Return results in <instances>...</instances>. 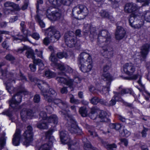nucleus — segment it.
Instances as JSON below:
<instances>
[{"label": "nucleus", "mask_w": 150, "mask_h": 150, "mask_svg": "<svg viewBox=\"0 0 150 150\" xmlns=\"http://www.w3.org/2000/svg\"><path fill=\"white\" fill-rule=\"evenodd\" d=\"M47 14L49 13L50 14H51V15L53 17V19L55 20L59 19L62 16L61 12L60 11H57L51 12L50 10L48 9L47 10Z\"/></svg>", "instance_id": "nucleus-28"}, {"label": "nucleus", "mask_w": 150, "mask_h": 150, "mask_svg": "<svg viewBox=\"0 0 150 150\" xmlns=\"http://www.w3.org/2000/svg\"><path fill=\"white\" fill-rule=\"evenodd\" d=\"M40 119L41 118V120H42L47 121L48 117H47V115L46 113L44 111H41L40 114Z\"/></svg>", "instance_id": "nucleus-42"}, {"label": "nucleus", "mask_w": 150, "mask_h": 150, "mask_svg": "<svg viewBox=\"0 0 150 150\" xmlns=\"http://www.w3.org/2000/svg\"><path fill=\"white\" fill-rule=\"evenodd\" d=\"M50 42V40L48 37H46L43 40V43L45 45H48Z\"/></svg>", "instance_id": "nucleus-50"}, {"label": "nucleus", "mask_w": 150, "mask_h": 150, "mask_svg": "<svg viewBox=\"0 0 150 150\" xmlns=\"http://www.w3.org/2000/svg\"><path fill=\"white\" fill-rule=\"evenodd\" d=\"M4 65V64L2 63L0 64V76H3L4 77L7 76V79L4 81L5 82L6 89L10 94H12L17 91L18 90L19 88H15L11 85V83H15V81L14 79L10 78L9 76L12 77L13 76V74L11 72L9 74H6V70H3L1 67Z\"/></svg>", "instance_id": "nucleus-5"}, {"label": "nucleus", "mask_w": 150, "mask_h": 150, "mask_svg": "<svg viewBox=\"0 0 150 150\" xmlns=\"http://www.w3.org/2000/svg\"><path fill=\"white\" fill-rule=\"evenodd\" d=\"M16 92V93L12 97L9 102L10 106L15 111L21 108L19 105L21 102L22 95L28 94V92L23 86L19 87L18 90H17Z\"/></svg>", "instance_id": "nucleus-4"}, {"label": "nucleus", "mask_w": 150, "mask_h": 150, "mask_svg": "<svg viewBox=\"0 0 150 150\" xmlns=\"http://www.w3.org/2000/svg\"><path fill=\"white\" fill-rule=\"evenodd\" d=\"M148 130V129L144 128L143 130L142 131V137H146V132Z\"/></svg>", "instance_id": "nucleus-62"}, {"label": "nucleus", "mask_w": 150, "mask_h": 150, "mask_svg": "<svg viewBox=\"0 0 150 150\" xmlns=\"http://www.w3.org/2000/svg\"><path fill=\"white\" fill-rule=\"evenodd\" d=\"M100 113L98 116V118L101 122H107L108 119L107 117V114L106 112L104 111H100L98 110V111Z\"/></svg>", "instance_id": "nucleus-29"}, {"label": "nucleus", "mask_w": 150, "mask_h": 150, "mask_svg": "<svg viewBox=\"0 0 150 150\" xmlns=\"http://www.w3.org/2000/svg\"><path fill=\"white\" fill-rule=\"evenodd\" d=\"M83 141L84 143V148L85 150H91L92 149V146L90 142L86 138H84Z\"/></svg>", "instance_id": "nucleus-34"}, {"label": "nucleus", "mask_w": 150, "mask_h": 150, "mask_svg": "<svg viewBox=\"0 0 150 150\" xmlns=\"http://www.w3.org/2000/svg\"><path fill=\"white\" fill-rule=\"evenodd\" d=\"M57 56L59 59H62L64 57L65 58H67V53L64 52H58L57 54Z\"/></svg>", "instance_id": "nucleus-44"}, {"label": "nucleus", "mask_w": 150, "mask_h": 150, "mask_svg": "<svg viewBox=\"0 0 150 150\" xmlns=\"http://www.w3.org/2000/svg\"><path fill=\"white\" fill-rule=\"evenodd\" d=\"M67 132L65 131H62L60 132V136L61 141L63 144H68L70 150H75V145L77 144L75 142L70 141V139L68 135H67Z\"/></svg>", "instance_id": "nucleus-10"}, {"label": "nucleus", "mask_w": 150, "mask_h": 150, "mask_svg": "<svg viewBox=\"0 0 150 150\" xmlns=\"http://www.w3.org/2000/svg\"><path fill=\"white\" fill-rule=\"evenodd\" d=\"M47 121L48 122L53 123L55 125H56L58 122V118L56 115H52L48 117Z\"/></svg>", "instance_id": "nucleus-32"}, {"label": "nucleus", "mask_w": 150, "mask_h": 150, "mask_svg": "<svg viewBox=\"0 0 150 150\" xmlns=\"http://www.w3.org/2000/svg\"><path fill=\"white\" fill-rule=\"evenodd\" d=\"M33 62L34 64L38 65L40 67V69L42 70L44 69V64L41 59L35 58L33 59Z\"/></svg>", "instance_id": "nucleus-35"}, {"label": "nucleus", "mask_w": 150, "mask_h": 150, "mask_svg": "<svg viewBox=\"0 0 150 150\" xmlns=\"http://www.w3.org/2000/svg\"><path fill=\"white\" fill-rule=\"evenodd\" d=\"M111 38L109 33L105 30H101L98 35L97 44L102 48L101 52L103 55L106 54H107L112 50L108 45Z\"/></svg>", "instance_id": "nucleus-1"}, {"label": "nucleus", "mask_w": 150, "mask_h": 150, "mask_svg": "<svg viewBox=\"0 0 150 150\" xmlns=\"http://www.w3.org/2000/svg\"><path fill=\"white\" fill-rule=\"evenodd\" d=\"M45 34L50 38L52 42H54L58 40L60 37L59 31L57 30L53 27H50L45 30Z\"/></svg>", "instance_id": "nucleus-11"}, {"label": "nucleus", "mask_w": 150, "mask_h": 150, "mask_svg": "<svg viewBox=\"0 0 150 150\" xmlns=\"http://www.w3.org/2000/svg\"><path fill=\"white\" fill-rule=\"evenodd\" d=\"M119 91L120 92V94L122 95L127 93H129L130 94H133V92L131 88L123 89L122 86L119 87L118 89Z\"/></svg>", "instance_id": "nucleus-30"}, {"label": "nucleus", "mask_w": 150, "mask_h": 150, "mask_svg": "<svg viewBox=\"0 0 150 150\" xmlns=\"http://www.w3.org/2000/svg\"><path fill=\"white\" fill-rule=\"evenodd\" d=\"M102 79L105 81H107V85L106 87H102V91L104 93H106L107 92H108L109 91V86L110 85V83L112 80V78L109 74H104L102 76Z\"/></svg>", "instance_id": "nucleus-16"}, {"label": "nucleus", "mask_w": 150, "mask_h": 150, "mask_svg": "<svg viewBox=\"0 0 150 150\" xmlns=\"http://www.w3.org/2000/svg\"><path fill=\"white\" fill-rule=\"evenodd\" d=\"M96 31L95 27L88 24L84 25L83 29V32L87 34L89 32V38L91 41H93L96 37Z\"/></svg>", "instance_id": "nucleus-13"}, {"label": "nucleus", "mask_w": 150, "mask_h": 150, "mask_svg": "<svg viewBox=\"0 0 150 150\" xmlns=\"http://www.w3.org/2000/svg\"><path fill=\"white\" fill-rule=\"evenodd\" d=\"M142 17L147 22H150V11H144L142 15Z\"/></svg>", "instance_id": "nucleus-37"}, {"label": "nucleus", "mask_w": 150, "mask_h": 150, "mask_svg": "<svg viewBox=\"0 0 150 150\" xmlns=\"http://www.w3.org/2000/svg\"><path fill=\"white\" fill-rule=\"evenodd\" d=\"M21 117L23 121H25L27 118H31L34 115V112L31 110L24 109L21 112Z\"/></svg>", "instance_id": "nucleus-19"}, {"label": "nucleus", "mask_w": 150, "mask_h": 150, "mask_svg": "<svg viewBox=\"0 0 150 150\" xmlns=\"http://www.w3.org/2000/svg\"><path fill=\"white\" fill-rule=\"evenodd\" d=\"M40 97L39 95L36 94L34 96L33 98L34 101L35 103H38L40 101Z\"/></svg>", "instance_id": "nucleus-52"}, {"label": "nucleus", "mask_w": 150, "mask_h": 150, "mask_svg": "<svg viewBox=\"0 0 150 150\" xmlns=\"http://www.w3.org/2000/svg\"><path fill=\"white\" fill-rule=\"evenodd\" d=\"M53 131L52 130L48 131L45 134L46 142L38 147V150H50L53 146V143L55 140L54 137L52 136Z\"/></svg>", "instance_id": "nucleus-7"}, {"label": "nucleus", "mask_w": 150, "mask_h": 150, "mask_svg": "<svg viewBox=\"0 0 150 150\" xmlns=\"http://www.w3.org/2000/svg\"><path fill=\"white\" fill-rule=\"evenodd\" d=\"M150 47V45L148 44H145L142 47L141 52L142 59H141V62L144 60L148 53Z\"/></svg>", "instance_id": "nucleus-25"}, {"label": "nucleus", "mask_w": 150, "mask_h": 150, "mask_svg": "<svg viewBox=\"0 0 150 150\" xmlns=\"http://www.w3.org/2000/svg\"><path fill=\"white\" fill-rule=\"evenodd\" d=\"M35 52L37 56L40 57L42 58V51L41 50H38V49H36Z\"/></svg>", "instance_id": "nucleus-56"}, {"label": "nucleus", "mask_w": 150, "mask_h": 150, "mask_svg": "<svg viewBox=\"0 0 150 150\" xmlns=\"http://www.w3.org/2000/svg\"><path fill=\"white\" fill-rule=\"evenodd\" d=\"M36 20L39 23L40 26L41 28H44L45 24L43 21L40 19V16L38 15H37L35 17Z\"/></svg>", "instance_id": "nucleus-40"}, {"label": "nucleus", "mask_w": 150, "mask_h": 150, "mask_svg": "<svg viewBox=\"0 0 150 150\" xmlns=\"http://www.w3.org/2000/svg\"><path fill=\"white\" fill-rule=\"evenodd\" d=\"M88 13L87 8L83 5H78L74 7L72 10L74 16L78 15L81 18H84Z\"/></svg>", "instance_id": "nucleus-8"}, {"label": "nucleus", "mask_w": 150, "mask_h": 150, "mask_svg": "<svg viewBox=\"0 0 150 150\" xmlns=\"http://www.w3.org/2000/svg\"><path fill=\"white\" fill-rule=\"evenodd\" d=\"M98 110L96 108L94 107L91 109V112L89 114L90 117L93 120L96 119L97 117V114Z\"/></svg>", "instance_id": "nucleus-33"}, {"label": "nucleus", "mask_w": 150, "mask_h": 150, "mask_svg": "<svg viewBox=\"0 0 150 150\" xmlns=\"http://www.w3.org/2000/svg\"><path fill=\"white\" fill-rule=\"evenodd\" d=\"M5 7L4 12L5 15H7L13 10V8L17 10L20 9L18 5L10 1H7L4 4Z\"/></svg>", "instance_id": "nucleus-15"}, {"label": "nucleus", "mask_w": 150, "mask_h": 150, "mask_svg": "<svg viewBox=\"0 0 150 150\" xmlns=\"http://www.w3.org/2000/svg\"><path fill=\"white\" fill-rule=\"evenodd\" d=\"M45 75L46 77L50 78H52L55 76L54 74L53 73L50 71H46L45 73Z\"/></svg>", "instance_id": "nucleus-46"}, {"label": "nucleus", "mask_w": 150, "mask_h": 150, "mask_svg": "<svg viewBox=\"0 0 150 150\" xmlns=\"http://www.w3.org/2000/svg\"><path fill=\"white\" fill-rule=\"evenodd\" d=\"M137 1L139 2H144L145 5H148L150 3V0H136Z\"/></svg>", "instance_id": "nucleus-61"}, {"label": "nucleus", "mask_w": 150, "mask_h": 150, "mask_svg": "<svg viewBox=\"0 0 150 150\" xmlns=\"http://www.w3.org/2000/svg\"><path fill=\"white\" fill-rule=\"evenodd\" d=\"M63 64H59L58 63V64L55 67H57L61 71H65L66 69V66Z\"/></svg>", "instance_id": "nucleus-49"}, {"label": "nucleus", "mask_w": 150, "mask_h": 150, "mask_svg": "<svg viewBox=\"0 0 150 150\" xmlns=\"http://www.w3.org/2000/svg\"><path fill=\"white\" fill-rule=\"evenodd\" d=\"M14 39L15 40H20V41H26L28 40L27 37H24L22 36H19L18 37H14Z\"/></svg>", "instance_id": "nucleus-45"}, {"label": "nucleus", "mask_w": 150, "mask_h": 150, "mask_svg": "<svg viewBox=\"0 0 150 150\" xmlns=\"http://www.w3.org/2000/svg\"><path fill=\"white\" fill-rule=\"evenodd\" d=\"M126 31L121 26H118L115 32V37L117 40L122 39L125 36Z\"/></svg>", "instance_id": "nucleus-22"}, {"label": "nucleus", "mask_w": 150, "mask_h": 150, "mask_svg": "<svg viewBox=\"0 0 150 150\" xmlns=\"http://www.w3.org/2000/svg\"><path fill=\"white\" fill-rule=\"evenodd\" d=\"M21 29L22 32L23 33L26 30L25 25V23L24 21H21L20 23Z\"/></svg>", "instance_id": "nucleus-48"}, {"label": "nucleus", "mask_w": 150, "mask_h": 150, "mask_svg": "<svg viewBox=\"0 0 150 150\" xmlns=\"http://www.w3.org/2000/svg\"><path fill=\"white\" fill-rule=\"evenodd\" d=\"M64 40L65 44L69 47H74L79 45V41L77 40L76 36L72 31H69L65 34Z\"/></svg>", "instance_id": "nucleus-6"}, {"label": "nucleus", "mask_w": 150, "mask_h": 150, "mask_svg": "<svg viewBox=\"0 0 150 150\" xmlns=\"http://www.w3.org/2000/svg\"><path fill=\"white\" fill-rule=\"evenodd\" d=\"M45 109L48 112L50 113H52L53 110V108L51 106H50L46 107Z\"/></svg>", "instance_id": "nucleus-64"}, {"label": "nucleus", "mask_w": 150, "mask_h": 150, "mask_svg": "<svg viewBox=\"0 0 150 150\" xmlns=\"http://www.w3.org/2000/svg\"><path fill=\"white\" fill-rule=\"evenodd\" d=\"M56 80L59 83L65 84L67 86H69L70 88H72L71 91L72 90L73 87L72 86V81L71 79H67L64 77H57L56 78Z\"/></svg>", "instance_id": "nucleus-27"}, {"label": "nucleus", "mask_w": 150, "mask_h": 150, "mask_svg": "<svg viewBox=\"0 0 150 150\" xmlns=\"http://www.w3.org/2000/svg\"><path fill=\"white\" fill-rule=\"evenodd\" d=\"M48 92L51 94L53 95L54 96H56L57 95V93L56 91L52 88H50Z\"/></svg>", "instance_id": "nucleus-60"}, {"label": "nucleus", "mask_w": 150, "mask_h": 150, "mask_svg": "<svg viewBox=\"0 0 150 150\" xmlns=\"http://www.w3.org/2000/svg\"><path fill=\"white\" fill-rule=\"evenodd\" d=\"M50 60L52 62L51 65L52 66H55L58 64L57 59L54 53L51 54L49 58Z\"/></svg>", "instance_id": "nucleus-36"}, {"label": "nucleus", "mask_w": 150, "mask_h": 150, "mask_svg": "<svg viewBox=\"0 0 150 150\" xmlns=\"http://www.w3.org/2000/svg\"><path fill=\"white\" fill-rule=\"evenodd\" d=\"M34 81L41 91V94L44 96L45 99L49 102L54 103L57 105L59 106L62 101L59 99H53L51 96H48L46 94L47 91L46 88H49L48 85L45 81L38 79H35Z\"/></svg>", "instance_id": "nucleus-3"}, {"label": "nucleus", "mask_w": 150, "mask_h": 150, "mask_svg": "<svg viewBox=\"0 0 150 150\" xmlns=\"http://www.w3.org/2000/svg\"><path fill=\"white\" fill-rule=\"evenodd\" d=\"M60 92L62 94H66L68 92V90L66 87H63L60 90Z\"/></svg>", "instance_id": "nucleus-63"}, {"label": "nucleus", "mask_w": 150, "mask_h": 150, "mask_svg": "<svg viewBox=\"0 0 150 150\" xmlns=\"http://www.w3.org/2000/svg\"><path fill=\"white\" fill-rule=\"evenodd\" d=\"M79 112L82 116L85 117L87 115V111L85 107H82L79 109Z\"/></svg>", "instance_id": "nucleus-38"}, {"label": "nucleus", "mask_w": 150, "mask_h": 150, "mask_svg": "<svg viewBox=\"0 0 150 150\" xmlns=\"http://www.w3.org/2000/svg\"><path fill=\"white\" fill-rule=\"evenodd\" d=\"M6 138L5 136H3L0 138V150L5 146L6 143Z\"/></svg>", "instance_id": "nucleus-41"}, {"label": "nucleus", "mask_w": 150, "mask_h": 150, "mask_svg": "<svg viewBox=\"0 0 150 150\" xmlns=\"http://www.w3.org/2000/svg\"><path fill=\"white\" fill-rule=\"evenodd\" d=\"M138 7L134 3H128L126 4L124 8L125 12L127 13H133L137 10Z\"/></svg>", "instance_id": "nucleus-18"}, {"label": "nucleus", "mask_w": 150, "mask_h": 150, "mask_svg": "<svg viewBox=\"0 0 150 150\" xmlns=\"http://www.w3.org/2000/svg\"><path fill=\"white\" fill-rule=\"evenodd\" d=\"M90 100L92 104L96 105L99 102V99L97 97H94L90 99Z\"/></svg>", "instance_id": "nucleus-47"}, {"label": "nucleus", "mask_w": 150, "mask_h": 150, "mask_svg": "<svg viewBox=\"0 0 150 150\" xmlns=\"http://www.w3.org/2000/svg\"><path fill=\"white\" fill-rule=\"evenodd\" d=\"M9 33V32L5 30H0V43L1 42L2 40V36L1 35L2 34H8Z\"/></svg>", "instance_id": "nucleus-54"}, {"label": "nucleus", "mask_w": 150, "mask_h": 150, "mask_svg": "<svg viewBox=\"0 0 150 150\" xmlns=\"http://www.w3.org/2000/svg\"><path fill=\"white\" fill-rule=\"evenodd\" d=\"M59 107L62 109V111L60 112H61V114L68 121L69 120L68 116L73 117L72 116L69 115V111H67L68 110L67 108L68 107V105L67 103L65 101H62Z\"/></svg>", "instance_id": "nucleus-17"}, {"label": "nucleus", "mask_w": 150, "mask_h": 150, "mask_svg": "<svg viewBox=\"0 0 150 150\" xmlns=\"http://www.w3.org/2000/svg\"><path fill=\"white\" fill-rule=\"evenodd\" d=\"M32 37L36 40H38L40 38V36L39 34L36 33H33L32 35Z\"/></svg>", "instance_id": "nucleus-57"}, {"label": "nucleus", "mask_w": 150, "mask_h": 150, "mask_svg": "<svg viewBox=\"0 0 150 150\" xmlns=\"http://www.w3.org/2000/svg\"><path fill=\"white\" fill-rule=\"evenodd\" d=\"M136 17L133 14H131L129 19V22L130 25L132 28H140L143 24V22H141L140 23L137 24L136 21H134L135 18Z\"/></svg>", "instance_id": "nucleus-24"}, {"label": "nucleus", "mask_w": 150, "mask_h": 150, "mask_svg": "<svg viewBox=\"0 0 150 150\" xmlns=\"http://www.w3.org/2000/svg\"><path fill=\"white\" fill-rule=\"evenodd\" d=\"M69 120H68L70 125L68 127L69 130L71 133H77L80 134L81 133V130L76 125V122L74 118L72 117H69Z\"/></svg>", "instance_id": "nucleus-14"}, {"label": "nucleus", "mask_w": 150, "mask_h": 150, "mask_svg": "<svg viewBox=\"0 0 150 150\" xmlns=\"http://www.w3.org/2000/svg\"><path fill=\"white\" fill-rule=\"evenodd\" d=\"M69 97L70 99V102L71 103L76 104H78L80 103L79 100L78 99H75L74 96L73 95L71 94H70L69 95Z\"/></svg>", "instance_id": "nucleus-39"}, {"label": "nucleus", "mask_w": 150, "mask_h": 150, "mask_svg": "<svg viewBox=\"0 0 150 150\" xmlns=\"http://www.w3.org/2000/svg\"><path fill=\"white\" fill-rule=\"evenodd\" d=\"M50 3L54 6H60L62 4L69 5L73 0H48Z\"/></svg>", "instance_id": "nucleus-23"}, {"label": "nucleus", "mask_w": 150, "mask_h": 150, "mask_svg": "<svg viewBox=\"0 0 150 150\" xmlns=\"http://www.w3.org/2000/svg\"><path fill=\"white\" fill-rule=\"evenodd\" d=\"M21 132L20 129H16L12 139V143L14 146H18L19 145L21 139Z\"/></svg>", "instance_id": "nucleus-20"}, {"label": "nucleus", "mask_w": 150, "mask_h": 150, "mask_svg": "<svg viewBox=\"0 0 150 150\" xmlns=\"http://www.w3.org/2000/svg\"><path fill=\"white\" fill-rule=\"evenodd\" d=\"M2 114L4 115H6L9 117H11L12 116V112L11 111L9 110H6L2 113Z\"/></svg>", "instance_id": "nucleus-55"}, {"label": "nucleus", "mask_w": 150, "mask_h": 150, "mask_svg": "<svg viewBox=\"0 0 150 150\" xmlns=\"http://www.w3.org/2000/svg\"><path fill=\"white\" fill-rule=\"evenodd\" d=\"M29 67L31 71L32 72L35 71L36 70V66L34 63L31 64H30Z\"/></svg>", "instance_id": "nucleus-59"}, {"label": "nucleus", "mask_w": 150, "mask_h": 150, "mask_svg": "<svg viewBox=\"0 0 150 150\" xmlns=\"http://www.w3.org/2000/svg\"><path fill=\"white\" fill-rule=\"evenodd\" d=\"M116 145L115 144H108L106 146V148L108 150H114V149L117 148Z\"/></svg>", "instance_id": "nucleus-43"}, {"label": "nucleus", "mask_w": 150, "mask_h": 150, "mask_svg": "<svg viewBox=\"0 0 150 150\" xmlns=\"http://www.w3.org/2000/svg\"><path fill=\"white\" fill-rule=\"evenodd\" d=\"M114 95L109 103H108V106H113L116 104V101H121L122 99L119 93L114 91Z\"/></svg>", "instance_id": "nucleus-26"}, {"label": "nucleus", "mask_w": 150, "mask_h": 150, "mask_svg": "<svg viewBox=\"0 0 150 150\" xmlns=\"http://www.w3.org/2000/svg\"><path fill=\"white\" fill-rule=\"evenodd\" d=\"M47 121L40 120L37 124V126L38 128L40 129H45L48 128V124Z\"/></svg>", "instance_id": "nucleus-31"}, {"label": "nucleus", "mask_w": 150, "mask_h": 150, "mask_svg": "<svg viewBox=\"0 0 150 150\" xmlns=\"http://www.w3.org/2000/svg\"><path fill=\"white\" fill-rule=\"evenodd\" d=\"M135 64L132 62H129L125 63L123 66V71L126 74L132 76L135 73L136 70V67H139L137 64Z\"/></svg>", "instance_id": "nucleus-12"}, {"label": "nucleus", "mask_w": 150, "mask_h": 150, "mask_svg": "<svg viewBox=\"0 0 150 150\" xmlns=\"http://www.w3.org/2000/svg\"><path fill=\"white\" fill-rule=\"evenodd\" d=\"M6 59L10 61H12L15 59L14 57L11 54H9L5 57Z\"/></svg>", "instance_id": "nucleus-51"}, {"label": "nucleus", "mask_w": 150, "mask_h": 150, "mask_svg": "<svg viewBox=\"0 0 150 150\" xmlns=\"http://www.w3.org/2000/svg\"><path fill=\"white\" fill-rule=\"evenodd\" d=\"M100 15L103 17L108 18L109 16L108 13L105 11H102L100 12Z\"/></svg>", "instance_id": "nucleus-53"}, {"label": "nucleus", "mask_w": 150, "mask_h": 150, "mask_svg": "<svg viewBox=\"0 0 150 150\" xmlns=\"http://www.w3.org/2000/svg\"><path fill=\"white\" fill-rule=\"evenodd\" d=\"M32 127L29 126L27 127V130L23 134L25 140L23 142V144L27 146L32 143L33 140V133Z\"/></svg>", "instance_id": "nucleus-9"}, {"label": "nucleus", "mask_w": 150, "mask_h": 150, "mask_svg": "<svg viewBox=\"0 0 150 150\" xmlns=\"http://www.w3.org/2000/svg\"><path fill=\"white\" fill-rule=\"evenodd\" d=\"M123 132L124 134L122 135V136L128 137L130 134V132L129 131H128L126 129H123Z\"/></svg>", "instance_id": "nucleus-58"}, {"label": "nucleus", "mask_w": 150, "mask_h": 150, "mask_svg": "<svg viewBox=\"0 0 150 150\" xmlns=\"http://www.w3.org/2000/svg\"><path fill=\"white\" fill-rule=\"evenodd\" d=\"M79 65L80 70L84 73H87L91 70L93 67L92 59L89 53L83 52L79 57Z\"/></svg>", "instance_id": "nucleus-2"}, {"label": "nucleus", "mask_w": 150, "mask_h": 150, "mask_svg": "<svg viewBox=\"0 0 150 150\" xmlns=\"http://www.w3.org/2000/svg\"><path fill=\"white\" fill-rule=\"evenodd\" d=\"M28 47L27 46H24L23 48L19 49L18 52L21 53L24 50H27L25 53V55L28 58H31L33 59L35 58L34 52L32 49H28Z\"/></svg>", "instance_id": "nucleus-21"}]
</instances>
